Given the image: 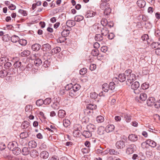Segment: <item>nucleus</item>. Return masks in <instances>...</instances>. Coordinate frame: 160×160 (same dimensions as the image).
Listing matches in <instances>:
<instances>
[{
    "instance_id": "obj_46",
    "label": "nucleus",
    "mask_w": 160,
    "mask_h": 160,
    "mask_svg": "<svg viewBox=\"0 0 160 160\" xmlns=\"http://www.w3.org/2000/svg\"><path fill=\"white\" fill-rule=\"evenodd\" d=\"M42 62L41 60L39 58L34 60V64L35 66H38L41 64Z\"/></svg>"
},
{
    "instance_id": "obj_51",
    "label": "nucleus",
    "mask_w": 160,
    "mask_h": 160,
    "mask_svg": "<svg viewBox=\"0 0 160 160\" xmlns=\"http://www.w3.org/2000/svg\"><path fill=\"white\" fill-rule=\"evenodd\" d=\"M96 120L98 122H102L104 121V118L102 116H99L96 118Z\"/></svg>"
},
{
    "instance_id": "obj_19",
    "label": "nucleus",
    "mask_w": 160,
    "mask_h": 160,
    "mask_svg": "<svg viewBox=\"0 0 160 160\" xmlns=\"http://www.w3.org/2000/svg\"><path fill=\"white\" fill-rule=\"evenodd\" d=\"M41 45L39 44L36 43L32 46V49L34 51H38L41 48Z\"/></svg>"
},
{
    "instance_id": "obj_31",
    "label": "nucleus",
    "mask_w": 160,
    "mask_h": 160,
    "mask_svg": "<svg viewBox=\"0 0 160 160\" xmlns=\"http://www.w3.org/2000/svg\"><path fill=\"white\" fill-rule=\"evenodd\" d=\"M66 24L68 27L70 28L74 26L75 23L74 22L71 20H68L67 21ZM70 29H71V28H70Z\"/></svg>"
},
{
    "instance_id": "obj_60",
    "label": "nucleus",
    "mask_w": 160,
    "mask_h": 160,
    "mask_svg": "<svg viewBox=\"0 0 160 160\" xmlns=\"http://www.w3.org/2000/svg\"><path fill=\"white\" fill-rule=\"evenodd\" d=\"M41 56V54L40 53L38 52L37 53L33 54L32 56V58L34 60L37 59L39 58V57Z\"/></svg>"
},
{
    "instance_id": "obj_61",
    "label": "nucleus",
    "mask_w": 160,
    "mask_h": 160,
    "mask_svg": "<svg viewBox=\"0 0 160 160\" xmlns=\"http://www.w3.org/2000/svg\"><path fill=\"white\" fill-rule=\"evenodd\" d=\"M33 65L30 63L28 64L25 67L26 71H29L32 69Z\"/></svg>"
},
{
    "instance_id": "obj_44",
    "label": "nucleus",
    "mask_w": 160,
    "mask_h": 160,
    "mask_svg": "<svg viewBox=\"0 0 160 160\" xmlns=\"http://www.w3.org/2000/svg\"><path fill=\"white\" fill-rule=\"evenodd\" d=\"M13 153L16 155H19L21 152V149L18 147L17 148V149H14L12 151Z\"/></svg>"
},
{
    "instance_id": "obj_16",
    "label": "nucleus",
    "mask_w": 160,
    "mask_h": 160,
    "mask_svg": "<svg viewBox=\"0 0 160 160\" xmlns=\"http://www.w3.org/2000/svg\"><path fill=\"white\" fill-rule=\"evenodd\" d=\"M115 128L114 126L112 124L108 125L106 128V132H109L112 131Z\"/></svg>"
},
{
    "instance_id": "obj_8",
    "label": "nucleus",
    "mask_w": 160,
    "mask_h": 160,
    "mask_svg": "<svg viewBox=\"0 0 160 160\" xmlns=\"http://www.w3.org/2000/svg\"><path fill=\"white\" fill-rule=\"evenodd\" d=\"M51 45L48 44H44L42 45V50L44 51H48L51 49Z\"/></svg>"
},
{
    "instance_id": "obj_58",
    "label": "nucleus",
    "mask_w": 160,
    "mask_h": 160,
    "mask_svg": "<svg viewBox=\"0 0 160 160\" xmlns=\"http://www.w3.org/2000/svg\"><path fill=\"white\" fill-rule=\"evenodd\" d=\"M21 62L19 61H17L15 63H14V68H18L21 65Z\"/></svg>"
},
{
    "instance_id": "obj_3",
    "label": "nucleus",
    "mask_w": 160,
    "mask_h": 160,
    "mask_svg": "<svg viewBox=\"0 0 160 160\" xmlns=\"http://www.w3.org/2000/svg\"><path fill=\"white\" fill-rule=\"evenodd\" d=\"M136 147V145L134 144L129 145L126 149V153L128 155L132 153Z\"/></svg>"
},
{
    "instance_id": "obj_55",
    "label": "nucleus",
    "mask_w": 160,
    "mask_h": 160,
    "mask_svg": "<svg viewBox=\"0 0 160 160\" xmlns=\"http://www.w3.org/2000/svg\"><path fill=\"white\" fill-rule=\"evenodd\" d=\"M109 153L111 155H117L118 153H119L117 151H116L113 149H109Z\"/></svg>"
},
{
    "instance_id": "obj_45",
    "label": "nucleus",
    "mask_w": 160,
    "mask_h": 160,
    "mask_svg": "<svg viewBox=\"0 0 160 160\" xmlns=\"http://www.w3.org/2000/svg\"><path fill=\"white\" fill-rule=\"evenodd\" d=\"M80 86L78 84H75L72 85V89L74 91H77L79 92L78 91L80 88Z\"/></svg>"
},
{
    "instance_id": "obj_21",
    "label": "nucleus",
    "mask_w": 160,
    "mask_h": 160,
    "mask_svg": "<svg viewBox=\"0 0 160 160\" xmlns=\"http://www.w3.org/2000/svg\"><path fill=\"white\" fill-rule=\"evenodd\" d=\"M65 111L62 109L59 110L58 112V116L60 118H63L66 115Z\"/></svg>"
},
{
    "instance_id": "obj_64",
    "label": "nucleus",
    "mask_w": 160,
    "mask_h": 160,
    "mask_svg": "<svg viewBox=\"0 0 160 160\" xmlns=\"http://www.w3.org/2000/svg\"><path fill=\"white\" fill-rule=\"evenodd\" d=\"M87 72V69L86 68H83L81 69L79 72L81 75H83L85 74Z\"/></svg>"
},
{
    "instance_id": "obj_36",
    "label": "nucleus",
    "mask_w": 160,
    "mask_h": 160,
    "mask_svg": "<svg viewBox=\"0 0 160 160\" xmlns=\"http://www.w3.org/2000/svg\"><path fill=\"white\" fill-rule=\"evenodd\" d=\"M30 54V52L28 50H25L21 52V56L22 57H25L29 56Z\"/></svg>"
},
{
    "instance_id": "obj_42",
    "label": "nucleus",
    "mask_w": 160,
    "mask_h": 160,
    "mask_svg": "<svg viewBox=\"0 0 160 160\" xmlns=\"http://www.w3.org/2000/svg\"><path fill=\"white\" fill-rule=\"evenodd\" d=\"M84 18V17L82 15H77L75 17L74 20L77 22H80Z\"/></svg>"
},
{
    "instance_id": "obj_25",
    "label": "nucleus",
    "mask_w": 160,
    "mask_h": 160,
    "mask_svg": "<svg viewBox=\"0 0 160 160\" xmlns=\"http://www.w3.org/2000/svg\"><path fill=\"white\" fill-rule=\"evenodd\" d=\"M137 3L138 6L140 8L144 7L146 4L144 0H138L137 2Z\"/></svg>"
},
{
    "instance_id": "obj_56",
    "label": "nucleus",
    "mask_w": 160,
    "mask_h": 160,
    "mask_svg": "<svg viewBox=\"0 0 160 160\" xmlns=\"http://www.w3.org/2000/svg\"><path fill=\"white\" fill-rule=\"evenodd\" d=\"M36 103L38 106H40L44 104L43 100L41 99L38 100L36 101Z\"/></svg>"
},
{
    "instance_id": "obj_57",
    "label": "nucleus",
    "mask_w": 160,
    "mask_h": 160,
    "mask_svg": "<svg viewBox=\"0 0 160 160\" xmlns=\"http://www.w3.org/2000/svg\"><path fill=\"white\" fill-rule=\"evenodd\" d=\"M101 23L103 26H106L108 24L107 20L105 18H102L101 20Z\"/></svg>"
},
{
    "instance_id": "obj_35",
    "label": "nucleus",
    "mask_w": 160,
    "mask_h": 160,
    "mask_svg": "<svg viewBox=\"0 0 160 160\" xmlns=\"http://www.w3.org/2000/svg\"><path fill=\"white\" fill-rule=\"evenodd\" d=\"M101 32L102 35L103 36H106L108 33V29L106 28H103L101 31Z\"/></svg>"
},
{
    "instance_id": "obj_53",
    "label": "nucleus",
    "mask_w": 160,
    "mask_h": 160,
    "mask_svg": "<svg viewBox=\"0 0 160 160\" xmlns=\"http://www.w3.org/2000/svg\"><path fill=\"white\" fill-rule=\"evenodd\" d=\"M108 85L109 86V89L111 90H113L115 87V85L114 82H110Z\"/></svg>"
},
{
    "instance_id": "obj_9",
    "label": "nucleus",
    "mask_w": 160,
    "mask_h": 160,
    "mask_svg": "<svg viewBox=\"0 0 160 160\" xmlns=\"http://www.w3.org/2000/svg\"><path fill=\"white\" fill-rule=\"evenodd\" d=\"M79 95V92L73 89L71 90L69 93L70 96L73 98L77 97Z\"/></svg>"
},
{
    "instance_id": "obj_22",
    "label": "nucleus",
    "mask_w": 160,
    "mask_h": 160,
    "mask_svg": "<svg viewBox=\"0 0 160 160\" xmlns=\"http://www.w3.org/2000/svg\"><path fill=\"white\" fill-rule=\"evenodd\" d=\"M96 14V13L92 11H88L87 12L85 15L86 17H93Z\"/></svg>"
},
{
    "instance_id": "obj_26",
    "label": "nucleus",
    "mask_w": 160,
    "mask_h": 160,
    "mask_svg": "<svg viewBox=\"0 0 160 160\" xmlns=\"http://www.w3.org/2000/svg\"><path fill=\"white\" fill-rule=\"evenodd\" d=\"M102 3L100 5V8L102 10H104L107 8L106 7H109V5L108 3L107 2H102Z\"/></svg>"
},
{
    "instance_id": "obj_13",
    "label": "nucleus",
    "mask_w": 160,
    "mask_h": 160,
    "mask_svg": "<svg viewBox=\"0 0 160 160\" xmlns=\"http://www.w3.org/2000/svg\"><path fill=\"white\" fill-rule=\"evenodd\" d=\"M40 157L43 159H46L49 157V153L46 151H43L40 153Z\"/></svg>"
},
{
    "instance_id": "obj_10",
    "label": "nucleus",
    "mask_w": 160,
    "mask_h": 160,
    "mask_svg": "<svg viewBox=\"0 0 160 160\" xmlns=\"http://www.w3.org/2000/svg\"><path fill=\"white\" fill-rule=\"evenodd\" d=\"M128 138L132 142H135L138 140V137L136 135L132 134L129 135Z\"/></svg>"
},
{
    "instance_id": "obj_54",
    "label": "nucleus",
    "mask_w": 160,
    "mask_h": 160,
    "mask_svg": "<svg viewBox=\"0 0 160 160\" xmlns=\"http://www.w3.org/2000/svg\"><path fill=\"white\" fill-rule=\"evenodd\" d=\"M67 38L66 37L62 36V37H60L57 40L58 42L60 43L64 42L66 40Z\"/></svg>"
},
{
    "instance_id": "obj_43",
    "label": "nucleus",
    "mask_w": 160,
    "mask_h": 160,
    "mask_svg": "<svg viewBox=\"0 0 160 160\" xmlns=\"http://www.w3.org/2000/svg\"><path fill=\"white\" fill-rule=\"evenodd\" d=\"M28 145L29 147L32 148H35L37 146V143L34 141H31L29 142Z\"/></svg>"
},
{
    "instance_id": "obj_48",
    "label": "nucleus",
    "mask_w": 160,
    "mask_h": 160,
    "mask_svg": "<svg viewBox=\"0 0 160 160\" xmlns=\"http://www.w3.org/2000/svg\"><path fill=\"white\" fill-rule=\"evenodd\" d=\"M59 104L57 102L53 103L52 107L55 110H58L59 108Z\"/></svg>"
},
{
    "instance_id": "obj_1",
    "label": "nucleus",
    "mask_w": 160,
    "mask_h": 160,
    "mask_svg": "<svg viewBox=\"0 0 160 160\" xmlns=\"http://www.w3.org/2000/svg\"><path fill=\"white\" fill-rule=\"evenodd\" d=\"M131 88L134 90V92L136 94H138L141 92L142 88L139 87V83L136 81L132 83L131 85Z\"/></svg>"
},
{
    "instance_id": "obj_17",
    "label": "nucleus",
    "mask_w": 160,
    "mask_h": 160,
    "mask_svg": "<svg viewBox=\"0 0 160 160\" xmlns=\"http://www.w3.org/2000/svg\"><path fill=\"white\" fill-rule=\"evenodd\" d=\"M29 154L30 156L33 158H35L38 156L39 153L36 150L33 149L30 152Z\"/></svg>"
},
{
    "instance_id": "obj_47",
    "label": "nucleus",
    "mask_w": 160,
    "mask_h": 160,
    "mask_svg": "<svg viewBox=\"0 0 160 160\" xmlns=\"http://www.w3.org/2000/svg\"><path fill=\"white\" fill-rule=\"evenodd\" d=\"M19 37L16 35H13L12 36L11 38V41L13 42H16L18 41H19Z\"/></svg>"
},
{
    "instance_id": "obj_49",
    "label": "nucleus",
    "mask_w": 160,
    "mask_h": 160,
    "mask_svg": "<svg viewBox=\"0 0 160 160\" xmlns=\"http://www.w3.org/2000/svg\"><path fill=\"white\" fill-rule=\"evenodd\" d=\"M91 53L93 56H98L99 55V51L97 49H93Z\"/></svg>"
},
{
    "instance_id": "obj_27",
    "label": "nucleus",
    "mask_w": 160,
    "mask_h": 160,
    "mask_svg": "<svg viewBox=\"0 0 160 160\" xmlns=\"http://www.w3.org/2000/svg\"><path fill=\"white\" fill-rule=\"evenodd\" d=\"M147 142L149 145V147L151 146L152 147H155L156 145V143L153 141L148 139L147 140Z\"/></svg>"
},
{
    "instance_id": "obj_2",
    "label": "nucleus",
    "mask_w": 160,
    "mask_h": 160,
    "mask_svg": "<svg viewBox=\"0 0 160 160\" xmlns=\"http://www.w3.org/2000/svg\"><path fill=\"white\" fill-rule=\"evenodd\" d=\"M136 76L134 74H132L129 75H127L126 76L127 80L126 81V84L130 86L132 82L135 80Z\"/></svg>"
},
{
    "instance_id": "obj_33",
    "label": "nucleus",
    "mask_w": 160,
    "mask_h": 160,
    "mask_svg": "<svg viewBox=\"0 0 160 160\" xmlns=\"http://www.w3.org/2000/svg\"><path fill=\"white\" fill-rule=\"evenodd\" d=\"M102 88L104 92H108L109 89L108 85L107 83H104L102 86Z\"/></svg>"
},
{
    "instance_id": "obj_32",
    "label": "nucleus",
    "mask_w": 160,
    "mask_h": 160,
    "mask_svg": "<svg viewBox=\"0 0 160 160\" xmlns=\"http://www.w3.org/2000/svg\"><path fill=\"white\" fill-rule=\"evenodd\" d=\"M29 126V122L27 121H25L22 123L21 127L22 129H25L27 128Z\"/></svg>"
},
{
    "instance_id": "obj_52",
    "label": "nucleus",
    "mask_w": 160,
    "mask_h": 160,
    "mask_svg": "<svg viewBox=\"0 0 160 160\" xmlns=\"http://www.w3.org/2000/svg\"><path fill=\"white\" fill-rule=\"evenodd\" d=\"M28 134L27 132H22L20 135V137L21 138H25L27 137Z\"/></svg>"
},
{
    "instance_id": "obj_38",
    "label": "nucleus",
    "mask_w": 160,
    "mask_h": 160,
    "mask_svg": "<svg viewBox=\"0 0 160 160\" xmlns=\"http://www.w3.org/2000/svg\"><path fill=\"white\" fill-rule=\"evenodd\" d=\"M70 30L68 29L64 30L61 33L62 36L64 37L68 36L69 34Z\"/></svg>"
},
{
    "instance_id": "obj_12",
    "label": "nucleus",
    "mask_w": 160,
    "mask_h": 160,
    "mask_svg": "<svg viewBox=\"0 0 160 160\" xmlns=\"http://www.w3.org/2000/svg\"><path fill=\"white\" fill-rule=\"evenodd\" d=\"M126 76L124 73L120 74L118 76V80L120 82H123L126 80Z\"/></svg>"
},
{
    "instance_id": "obj_23",
    "label": "nucleus",
    "mask_w": 160,
    "mask_h": 160,
    "mask_svg": "<svg viewBox=\"0 0 160 160\" xmlns=\"http://www.w3.org/2000/svg\"><path fill=\"white\" fill-rule=\"evenodd\" d=\"M151 46L152 48H155L156 50L160 48V43L158 42H153L152 43Z\"/></svg>"
},
{
    "instance_id": "obj_18",
    "label": "nucleus",
    "mask_w": 160,
    "mask_h": 160,
    "mask_svg": "<svg viewBox=\"0 0 160 160\" xmlns=\"http://www.w3.org/2000/svg\"><path fill=\"white\" fill-rule=\"evenodd\" d=\"M30 152L29 148L25 147L22 148V153L23 155H27L29 154Z\"/></svg>"
},
{
    "instance_id": "obj_15",
    "label": "nucleus",
    "mask_w": 160,
    "mask_h": 160,
    "mask_svg": "<svg viewBox=\"0 0 160 160\" xmlns=\"http://www.w3.org/2000/svg\"><path fill=\"white\" fill-rule=\"evenodd\" d=\"M87 129L88 130L92 133L96 129V127L94 125L90 124L87 126Z\"/></svg>"
},
{
    "instance_id": "obj_41",
    "label": "nucleus",
    "mask_w": 160,
    "mask_h": 160,
    "mask_svg": "<svg viewBox=\"0 0 160 160\" xmlns=\"http://www.w3.org/2000/svg\"><path fill=\"white\" fill-rule=\"evenodd\" d=\"M63 125L65 127H68L70 124V121L68 119H65L63 120Z\"/></svg>"
},
{
    "instance_id": "obj_24",
    "label": "nucleus",
    "mask_w": 160,
    "mask_h": 160,
    "mask_svg": "<svg viewBox=\"0 0 160 160\" xmlns=\"http://www.w3.org/2000/svg\"><path fill=\"white\" fill-rule=\"evenodd\" d=\"M105 132V129L103 127L101 126L98 128V133L99 135H102L104 134Z\"/></svg>"
},
{
    "instance_id": "obj_50",
    "label": "nucleus",
    "mask_w": 160,
    "mask_h": 160,
    "mask_svg": "<svg viewBox=\"0 0 160 160\" xmlns=\"http://www.w3.org/2000/svg\"><path fill=\"white\" fill-rule=\"evenodd\" d=\"M51 102V99L50 98H47L43 100L44 104L47 105H49Z\"/></svg>"
},
{
    "instance_id": "obj_4",
    "label": "nucleus",
    "mask_w": 160,
    "mask_h": 160,
    "mask_svg": "<svg viewBox=\"0 0 160 160\" xmlns=\"http://www.w3.org/2000/svg\"><path fill=\"white\" fill-rule=\"evenodd\" d=\"M8 147L9 149L12 151L14 149H17V148L18 147V144L15 141L10 142L8 145Z\"/></svg>"
},
{
    "instance_id": "obj_40",
    "label": "nucleus",
    "mask_w": 160,
    "mask_h": 160,
    "mask_svg": "<svg viewBox=\"0 0 160 160\" xmlns=\"http://www.w3.org/2000/svg\"><path fill=\"white\" fill-rule=\"evenodd\" d=\"M107 8H105V9L104 10V11L103 12L104 15L108 16L109 14L111 11V9L110 8V7H106Z\"/></svg>"
},
{
    "instance_id": "obj_29",
    "label": "nucleus",
    "mask_w": 160,
    "mask_h": 160,
    "mask_svg": "<svg viewBox=\"0 0 160 160\" xmlns=\"http://www.w3.org/2000/svg\"><path fill=\"white\" fill-rule=\"evenodd\" d=\"M103 36L102 34H96L95 37V39L96 41H102L103 39Z\"/></svg>"
},
{
    "instance_id": "obj_7",
    "label": "nucleus",
    "mask_w": 160,
    "mask_h": 160,
    "mask_svg": "<svg viewBox=\"0 0 160 160\" xmlns=\"http://www.w3.org/2000/svg\"><path fill=\"white\" fill-rule=\"evenodd\" d=\"M32 106L30 105H28L25 107V111L27 114H32Z\"/></svg>"
},
{
    "instance_id": "obj_34",
    "label": "nucleus",
    "mask_w": 160,
    "mask_h": 160,
    "mask_svg": "<svg viewBox=\"0 0 160 160\" xmlns=\"http://www.w3.org/2000/svg\"><path fill=\"white\" fill-rule=\"evenodd\" d=\"M141 147L142 149L146 150L149 148V145L147 142V140L145 142H142L141 144Z\"/></svg>"
},
{
    "instance_id": "obj_28",
    "label": "nucleus",
    "mask_w": 160,
    "mask_h": 160,
    "mask_svg": "<svg viewBox=\"0 0 160 160\" xmlns=\"http://www.w3.org/2000/svg\"><path fill=\"white\" fill-rule=\"evenodd\" d=\"M122 117H123L125 119V120L127 122H129L131 120V116L130 115L127 114L126 113L123 114Z\"/></svg>"
},
{
    "instance_id": "obj_6",
    "label": "nucleus",
    "mask_w": 160,
    "mask_h": 160,
    "mask_svg": "<svg viewBox=\"0 0 160 160\" xmlns=\"http://www.w3.org/2000/svg\"><path fill=\"white\" fill-rule=\"evenodd\" d=\"M116 146L118 149H122L125 146V142L122 141H119L116 142Z\"/></svg>"
},
{
    "instance_id": "obj_11",
    "label": "nucleus",
    "mask_w": 160,
    "mask_h": 160,
    "mask_svg": "<svg viewBox=\"0 0 160 160\" xmlns=\"http://www.w3.org/2000/svg\"><path fill=\"white\" fill-rule=\"evenodd\" d=\"M82 134L86 138H89L91 137L92 135V133L87 130L82 132Z\"/></svg>"
},
{
    "instance_id": "obj_14",
    "label": "nucleus",
    "mask_w": 160,
    "mask_h": 160,
    "mask_svg": "<svg viewBox=\"0 0 160 160\" xmlns=\"http://www.w3.org/2000/svg\"><path fill=\"white\" fill-rule=\"evenodd\" d=\"M155 99L153 97L149 98L147 100V104L148 106L152 105L155 102Z\"/></svg>"
},
{
    "instance_id": "obj_5",
    "label": "nucleus",
    "mask_w": 160,
    "mask_h": 160,
    "mask_svg": "<svg viewBox=\"0 0 160 160\" xmlns=\"http://www.w3.org/2000/svg\"><path fill=\"white\" fill-rule=\"evenodd\" d=\"M147 95L146 93H142L140 94L138 97L137 96L135 98V99L136 100H138V102L139 101V100L138 99V98H139L140 100L142 101H144L146 100L147 98Z\"/></svg>"
},
{
    "instance_id": "obj_59",
    "label": "nucleus",
    "mask_w": 160,
    "mask_h": 160,
    "mask_svg": "<svg viewBox=\"0 0 160 160\" xmlns=\"http://www.w3.org/2000/svg\"><path fill=\"white\" fill-rule=\"evenodd\" d=\"M149 84L146 82L143 83L141 86L142 89L145 90L148 88L149 87Z\"/></svg>"
},
{
    "instance_id": "obj_20",
    "label": "nucleus",
    "mask_w": 160,
    "mask_h": 160,
    "mask_svg": "<svg viewBox=\"0 0 160 160\" xmlns=\"http://www.w3.org/2000/svg\"><path fill=\"white\" fill-rule=\"evenodd\" d=\"M61 51V49L60 48L57 47L52 49L51 51V52L52 54L53 55L60 52Z\"/></svg>"
},
{
    "instance_id": "obj_30",
    "label": "nucleus",
    "mask_w": 160,
    "mask_h": 160,
    "mask_svg": "<svg viewBox=\"0 0 160 160\" xmlns=\"http://www.w3.org/2000/svg\"><path fill=\"white\" fill-rule=\"evenodd\" d=\"M97 107L96 105L91 103H89L87 105L86 107L87 108L89 109L92 111H93V110L96 109L97 108Z\"/></svg>"
},
{
    "instance_id": "obj_62",
    "label": "nucleus",
    "mask_w": 160,
    "mask_h": 160,
    "mask_svg": "<svg viewBox=\"0 0 160 160\" xmlns=\"http://www.w3.org/2000/svg\"><path fill=\"white\" fill-rule=\"evenodd\" d=\"M12 66V64L11 62H9L8 61L6 62L4 64V67L5 68L8 69Z\"/></svg>"
},
{
    "instance_id": "obj_37",
    "label": "nucleus",
    "mask_w": 160,
    "mask_h": 160,
    "mask_svg": "<svg viewBox=\"0 0 160 160\" xmlns=\"http://www.w3.org/2000/svg\"><path fill=\"white\" fill-rule=\"evenodd\" d=\"M8 61V59L6 57H3L0 58V62L2 64H4L6 62Z\"/></svg>"
},
{
    "instance_id": "obj_39",
    "label": "nucleus",
    "mask_w": 160,
    "mask_h": 160,
    "mask_svg": "<svg viewBox=\"0 0 160 160\" xmlns=\"http://www.w3.org/2000/svg\"><path fill=\"white\" fill-rule=\"evenodd\" d=\"M8 74V72L6 70H1L0 71V77L3 78L6 76Z\"/></svg>"
},
{
    "instance_id": "obj_63",
    "label": "nucleus",
    "mask_w": 160,
    "mask_h": 160,
    "mask_svg": "<svg viewBox=\"0 0 160 160\" xmlns=\"http://www.w3.org/2000/svg\"><path fill=\"white\" fill-rule=\"evenodd\" d=\"M82 152L83 154H85V153H88L89 151V149L88 147L82 148Z\"/></svg>"
}]
</instances>
